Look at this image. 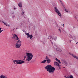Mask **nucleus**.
I'll return each mask as SVG.
<instances>
[{
	"instance_id": "obj_8",
	"label": "nucleus",
	"mask_w": 78,
	"mask_h": 78,
	"mask_svg": "<svg viewBox=\"0 0 78 78\" xmlns=\"http://www.w3.org/2000/svg\"><path fill=\"white\" fill-rule=\"evenodd\" d=\"M13 37H15V38H16V41H17V40H19V37H18V36H17V35L16 34H14Z\"/></svg>"
},
{
	"instance_id": "obj_26",
	"label": "nucleus",
	"mask_w": 78,
	"mask_h": 78,
	"mask_svg": "<svg viewBox=\"0 0 78 78\" xmlns=\"http://www.w3.org/2000/svg\"><path fill=\"white\" fill-rule=\"evenodd\" d=\"M3 31V30H2V28H0V34Z\"/></svg>"
},
{
	"instance_id": "obj_17",
	"label": "nucleus",
	"mask_w": 78,
	"mask_h": 78,
	"mask_svg": "<svg viewBox=\"0 0 78 78\" xmlns=\"http://www.w3.org/2000/svg\"><path fill=\"white\" fill-rule=\"evenodd\" d=\"M66 78H73V76L72 75H70L69 76H67Z\"/></svg>"
},
{
	"instance_id": "obj_22",
	"label": "nucleus",
	"mask_w": 78,
	"mask_h": 78,
	"mask_svg": "<svg viewBox=\"0 0 78 78\" xmlns=\"http://www.w3.org/2000/svg\"><path fill=\"white\" fill-rule=\"evenodd\" d=\"M29 37H30V39H32V38H32L33 37V35H32V34L30 35V36Z\"/></svg>"
},
{
	"instance_id": "obj_33",
	"label": "nucleus",
	"mask_w": 78,
	"mask_h": 78,
	"mask_svg": "<svg viewBox=\"0 0 78 78\" xmlns=\"http://www.w3.org/2000/svg\"><path fill=\"white\" fill-rule=\"evenodd\" d=\"M48 56H50V57H51L52 56L51 55H48Z\"/></svg>"
},
{
	"instance_id": "obj_41",
	"label": "nucleus",
	"mask_w": 78,
	"mask_h": 78,
	"mask_svg": "<svg viewBox=\"0 0 78 78\" xmlns=\"http://www.w3.org/2000/svg\"><path fill=\"white\" fill-rule=\"evenodd\" d=\"M14 30H15V29H14L13 30V31H14Z\"/></svg>"
},
{
	"instance_id": "obj_24",
	"label": "nucleus",
	"mask_w": 78,
	"mask_h": 78,
	"mask_svg": "<svg viewBox=\"0 0 78 78\" xmlns=\"http://www.w3.org/2000/svg\"><path fill=\"white\" fill-rule=\"evenodd\" d=\"M61 69V66H58L57 68V70H59V69Z\"/></svg>"
},
{
	"instance_id": "obj_45",
	"label": "nucleus",
	"mask_w": 78,
	"mask_h": 78,
	"mask_svg": "<svg viewBox=\"0 0 78 78\" xmlns=\"http://www.w3.org/2000/svg\"><path fill=\"white\" fill-rule=\"evenodd\" d=\"M13 61H14V60H13Z\"/></svg>"
},
{
	"instance_id": "obj_32",
	"label": "nucleus",
	"mask_w": 78,
	"mask_h": 78,
	"mask_svg": "<svg viewBox=\"0 0 78 78\" xmlns=\"http://www.w3.org/2000/svg\"><path fill=\"white\" fill-rule=\"evenodd\" d=\"M69 55H72V53H69Z\"/></svg>"
},
{
	"instance_id": "obj_25",
	"label": "nucleus",
	"mask_w": 78,
	"mask_h": 78,
	"mask_svg": "<svg viewBox=\"0 0 78 78\" xmlns=\"http://www.w3.org/2000/svg\"><path fill=\"white\" fill-rule=\"evenodd\" d=\"M45 59H46V60H48V59H50V58H48L47 56H46Z\"/></svg>"
},
{
	"instance_id": "obj_27",
	"label": "nucleus",
	"mask_w": 78,
	"mask_h": 78,
	"mask_svg": "<svg viewBox=\"0 0 78 78\" xmlns=\"http://www.w3.org/2000/svg\"><path fill=\"white\" fill-rule=\"evenodd\" d=\"M14 64H16L15 62H16V64H17V60H15L13 62Z\"/></svg>"
},
{
	"instance_id": "obj_4",
	"label": "nucleus",
	"mask_w": 78,
	"mask_h": 78,
	"mask_svg": "<svg viewBox=\"0 0 78 78\" xmlns=\"http://www.w3.org/2000/svg\"><path fill=\"white\" fill-rule=\"evenodd\" d=\"M16 64H21L23 63H25V61L23 60H16Z\"/></svg>"
},
{
	"instance_id": "obj_18",
	"label": "nucleus",
	"mask_w": 78,
	"mask_h": 78,
	"mask_svg": "<svg viewBox=\"0 0 78 78\" xmlns=\"http://www.w3.org/2000/svg\"><path fill=\"white\" fill-rule=\"evenodd\" d=\"M57 51H62V50L59 48H56Z\"/></svg>"
},
{
	"instance_id": "obj_28",
	"label": "nucleus",
	"mask_w": 78,
	"mask_h": 78,
	"mask_svg": "<svg viewBox=\"0 0 78 78\" xmlns=\"http://www.w3.org/2000/svg\"><path fill=\"white\" fill-rule=\"evenodd\" d=\"M65 11H66V12H69V11H68V10H67L66 9H65Z\"/></svg>"
},
{
	"instance_id": "obj_21",
	"label": "nucleus",
	"mask_w": 78,
	"mask_h": 78,
	"mask_svg": "<svg viewBox=\"0 0 78 78\" xmlns=\"http://www.w3.org/2000/svg\"><path fill=\"white\" fill-rule=\"evenodd\" d=\"M2 23H3L5 25H6V26H8V23H5L4 22L2 21Z\"/></svg>"
},
{
	"instance_id": "obj_30",
	"label": "nucleus",
	"mask_w": 78,
	"mask_h": 78,
	"mask_svg": "<svg viewBox=\"0 0 78 78\" xmlns=\"http://www.w3.org/2000/svg\"><path fill=\"white\" fill-rule=\"evenodd\" d=\"M58 31H59L61 33V29H58Z\"/></svg>"
},
{
	"instance_id": "obj_47",
	"label": "nucleus",
	"mask_w": 78,
	"mask_h": 78,
	"mask_svg": "<svg viewBox=\"0 0 78 78\" xmlns=\"http://www.w3.org/2000/svg\"><path fill=\"white\" fill-rule=\"evenodd\" d=\"M27 63H28V62H27Z\"/></svg>"
},
{
	"instance_id": "obj_46",
	"label": "nucleus",
	"mask_w": 78,
	"mask_h": 78,
	"mask_svg": "<svg viewBox=\"0 0 78 78\" xmlns=\"http://www.w3.org/2000/svg\"><path fill=\"white\" fill-rule=\"evenodd\" d=\"M16 29H17V28H16Z\"/></svg>"
},
{
	"instance_id": "obj_14",
	"label": "nucleus",
	"mask_w": 78,
	"mask_h": 78,
	"mask_svg": "<svg viewBox=\"0 0 78 78\" xmlns=\"http://www.w3.org/2000/svg\"><path fill=\"white\" fill-rule=\"evenodd\" d=\"M12 17L13 18L15 17V15H14V12H12Z\"/></svg>"
},
{
	"instance_id": "obj_15",
	"label": "nucleus",
	"mask_w": 78,
	"mask_h": 78,
	"mask_svg": "<svg viewBox=\"0 0 78 78\" xmlns=\"http://www.w3.org/2000/svg\"><path fill=\"white\" fill-rule=\"evenodd\" d=\"M26 34L27 36V38H28V37L29 38V37H30V35L29 34V33H26Z\"/></svg>"
},
{
	"instance_id": "obj_44",
	"label": "nucleus",
	"mask_w": 78,
	"mask_h": 78,
	"mask_svg": "<svg viewBox=\"0 0 78 78\" xmlns=\"http://www.w3.org/2000/svg\"><path fill=\"white\" fill-rule=\"evenodd\" d=\"M63 68H65V67H63Z\"/></svg>"
},
{
	"instance_id": "obj_1",
	"label": "nucleus",
	"mask_w": 78,
	"mask_h": 78,
	"mask_svg": "<svg viewBox=\"0 0 78 78\" xmlns=\"http://www.w3.org/2000/svg\"><path fill=\"white\" fill-rule=\"evenodd\" d=\"M44 69H46L47 71L50 73H53V72L55 70V68L51 65H49L44 67Z\"/></svg>"
},
{
	"instance_id": "obj_42",
	"label": "nucleus",
	"mask_w": 78,
	"mask_h": 78,
	"mask_svg": "<svg viewBox=\"0 0 78 78\" xmlns=\"http://www.w3.org/2000/svg\"><path fill=\"white\" fill-rule=\"evenodd\" d=\"M64 77H65V78H66V76H64Z\"/></svg>"
},
{
	"instance_id": "obj_2",
	"label": "nucleus",
	"mask_w": 78,
	"mask_h": 78,
	"mask_svg": "<svg viewBox=\"0 0 78 78\" xmlns=\"http://www.w3.org/2000/svg\"><path fill=\"white\" fill-rule=\"evenodd\" d=\"M26 53V56L27 57V58H26V61H27L29 62L32 59L33 55V54L31 53L27 52Z\"/></svg>"
},
{
	"instance_id": "obj_19",
	"label": "nucleus",
	"mask_w": 78,
	"mask_h": 78,
	"mask_svg": "<svg viewBox=\"0 0 78 78\" xmlns=\"http://www.w3.org/2000/svg\"><path fill=\"white\" fill-rule=\"evenodd\" d=\"M47 62L46 60L44 59L43 61L41 62V63H42L43 64H44L45 62Z\"/></svg>"
},
{
	"instance_id": "obj_37",
	"label": "nucleus",
	"mask_w": 78,
	"mask_h": 78,
	"mask_svg": "<svg viewBox=\"0 0 78 78\" xmlns=\"http://www.w3.org/2000/svg\"><path fill=\"white\" fill-rule=\"evenodd\" d=\"M60 3H61V2H62V1L61 0H60Z\"/></svg>"
},
{
	"instance_id": "obj_16",
	"label": "nucleus",
	"mask_w": 78,
	"mask_h": 78,
	"mask_svg": "<svg viewBox=\"0 0 78 78\" xmlns=\"http://www.w3.org/2000/svg\"><path fill=\"white\" fill-rule=\"evenodd\" d=\"M72 56L74 58H76V59H78V57H76V56H75L73 55V54H72Z\"/></svg>"
},
{
	"instance_id": "obj_6",
	"label": "nucleus",
	"mask_w": 78,
	"mask_h": 78,
	"mask_svg": "<svg viewBox=\"0 0 78 78\" xmlns=\"http://www.w3.org/2000/svg\"><path fill=\"white\" fill-rule=\"evenodd\" d=\"M61 61L63 64H65V66H67V63L66 60L63 59H62Z\"/></svg>"
},
{
	"instance_id": "obj_39",
	"label": "nucleus",
	"mask_w": 78,
	"mask_h": 78,
	"mask_svg": "<svg viewBox=\"0 0 78 78\" xmlns=\"http://www.w3.org/2000/svg\"><path fill=\"white\" fill-rule=\"evenodd\" d=\"M52 44H53V42H51Z\"/></svg>"
},
{
	"instance_id": "obj_9",
	"label": "nucleus",
	"mask_w": 78,
	"mask_h": 78,
	"mask_svg": "<svg viewBox=\"0 0 78 78\" xmlns=\"http://www.w3.org/2000/svg\"><path fill=\"white\" fill-rule=\"evenodd\" d=\"M46 42H47V40H46V39H45V38H43V39L42 43L44 44H45Z\"/></svg>"
},
{
	"instance_id": "obj_31",
	"label": "nucleus",
	"mask_w": 78,
	"mask_h": 78,
	"mask_svg": "<svg viewBox=\"0 0 78 78\" xmlns=\"http://www.w3.org/2000/svg\"><path fill=\"white\" fill-rule=\"evenodd\" d=\"M24 58L23 59V60H25V58H26V56H24Z\"/></svg>"
},
{
	"instance_id": "obj_40",
	"label": "nucleus",
	"mask_w": 78,
	"mask_h": 78,
	"mask_svg": "<svg viewBox=\"0 0 78 78\" xmlns=\"http://www.w3.org/2000/svg\"><path fill=\"white\" fill-rule=\"evenodd\" d=\"M14 9H16L15 8H14Z\"/></svg>"
},
{
	"instance_id": "obj_29",
	"label": "nucleus",
	"mask_w": 78,
	"mask_h": 78,
	"mask_svg": "<svg viewBox=\"0 0 78 78\" xmlns=\"http://www.w3.org/2000/svg\"><path fill=\"white\" fill-rule=\"evenodd\" d=\"M69 30L70 31V32H72V29H69Z\"/></svg>"
},
{
	"instance_id": "obj_43",
	"label": "nucleus",
	"mask_w": 78,
	"mask_h": 78,
	"mask_svg": "<svg viewBox=\"0 0 78 78\" xmlns=\"http://www.w3.org/2000/svg\"><path fill=\"white\" fill-rule=\"evenodd\" d=\"M12 39H13V38H14L13 37H12Z\"/></svg>"
},
{
	"instance_id": "obj_11",
	"label": "nucleus",
	"mask_w": 78,
	"mask_h": 78,
	"mask_svg": "<svg viewBox=\"0 0 78 78\" xmlns=\"http://www.w3.org/2000/svg\"><path fill=\"white\" fill-rule=\"evenodd\" d=\"M18 5L20 8H22V2H19Z\"/></svg>"
},
{
	"instance_id": "obj_20",
	"label": "nucleus",
	"mask_w": 78,
	"mask_h": 78,
	"mask_svg": "<svg viewBox=\"0 0 78 78\" xmlns=\"http://www.w3.org/2000/svg\"><path fill=\"white\" fill-rule=\"evenodd\" d=\"M22 15L23 16L24 18H26L25 17V14H24V12L23 11V14H22Z\"/></svg>"
},
{
	"instance_id": "obj_13",
	"label": "nucleus",
	"mask_w": 78,
	"mask_h": 78,
	"mask_svg": "<svg viewBox=\"0 0 78 78\" xmlns=\"http://www.w3.org/2000/svg\"><path fill=\"white\" fill-rule=\"evenodd\" d=\"M55 60L56 61H57L58 62L59 64H61V61H60L58 59V58H55Z\"/></svg>"
},
{
	"instance_id": "obj_36",
	"label": "nucleus",
	"mask_w": 78,
	"mask_h": 78,
	"mask_svg": "<svg viewBox=\"0 0 78 78\" xmlns=\"http://www.w3.org/2000/svg\"><path fill=\"white\" fill-rule=\"evenodd\" d=\"M70 37H71V38H72V35H70Z\"/></svg>"
},
{
	"instance_id": "obj_7",
	"label": "nucleus",
	"mask_w": 78,
	"mask_h": 78,
	"mask_svg": "<svg viewBox=\"0 0 78 78\" xmlns=\"http://www.w3.org/2000/svg\"><path fill=\"white\" fill-rule=\"evenodd\" d=\"M54 66H58V67H59V66H61V65L59 64L58 62H55L54 63Z\"/></svg>"
},
{
	"instance_id": "obj_12",
	"label": "nucleus",
	"mask_w": 78,
	"mask_h": 78,
	"mask_svg": "<svg viewBox=\"0 0 78 78\" xmlns=\"http://www.w3.org/2000/svg\"><path fill=\"white\" fill-rule=\"evenodd\" d=\"M46 61L48 64H50L51 62V60L49 59L48 60H46Z\"/></svg>"
},
{
	"instance_id": "obj_23",
	"label": "nucleus",
	"mask_w": 78,
	"mask_h": 78,
	"mask_svg": "<svg viewBox=\"0 0 78 78\" xmlns=\"http://www.w3.org/2000/svg\"><path fill=\"white\" fill-rule=\"evenodd\" d=\"M52 38H53V39H54V41H56V39H57V37H55H55H54Z\"/></svg>"
},
{
	"instance_id": "obj_48",
	"label": "nucleus",
	"mask_w": 78,
	"mask_h": 78,
	"mask_svg": "<svg viewBox=\"0 0 78 78\" xmlns=\"http://www.w3.org/2000/svg\"><path fill=\"white\" fill-rule=\"evenodd\" d=\"M76 44H77V43H76Z\"/></svg>"
},
{
	"instance_id": "obj_5",
	"label": "nucleus",
	"mask_w": 78,
	"mask_h": 78,
	"mask_svg": "<svg viewBox=\"0 0 78 78\" xmlns=\"http://www.w3.org/2000/svg\"><path fill=\"white\" fill-rule=\"evenodd\" d=\"M55 11L56 12V13H57L58 15L60 16V17H61V12H59V10H58V9H57L56 7H55Z\"/></svg>"
},
{
	"instance_id": "obj_34",
	"label": "nucleus",
	"mask_w": 78,
	"mask_h": 78,
	"mask_svg": "<svg viewBox=\"0 0 78 78\" xmlns=\"http://www.w3.org/2000/svg\"><path fill=\"white\" fill-rule=\"evenodd\" d=\"M61 26H63V27H64V24H63L62 25H61Z\"/></svg>"
},
{
	"instance_id": "obj_10",
	"label": "nucleus",
	"mask_w": 78,
	"mask_h": 78,
	"mask_svg": "<svg viewBox=\"0 0 78 78\" xmlns=\"http://www.w3.org/2000/svg\"><path fill=\"white\" fill-rule=\"evenodd\" d=\"M48 39H49L50 41H53V37H51V36H48Z\"/></svg>"
},
{
	"instance_id": "obj_35",
	"label": "nucleus",
	"mask_w": 78,
	"mask_h": 78,
	"mask_svg": "<svg viewBox=\"0 0 78 78\" xmlns=\"http://www.w3.org/2000/svg\"><path fill=\"white\" fill-rule=\"evenodd\" d=\"M61 4H62V5H63V3L62 2H61Z\"/></svg>"
},
{
	"instance_id": "obj_38",
	"label": "nucleus",
	"mask_w": 78,
	"mask_h": 78,
	"mask_svg": "<svg viewBox=\"0 0 78 78\" xmlns=\"http://www.w3.org/2000/svg\"><path fill=\"white\" fill-rule=\"evenodd\" d=\"M69 42L70 43H71V41L70 40H69Z\"/></svg>"
},
{
	"instance_id": "obj_3",
	"label": "nucleus",
	"mask_w": 78,
	"mask_h": 78,
	"mask_svg": "<svg viewBox=\"0 0 78 78\" xmlns=\"http://www.w3.org/2000/svg\"><path fill=\"white\" fill-rule=\"evenodd\" d=\"M21 42L20 40H18L15 44V47L16 48H19L21 46Z\"/></svg>"
}]
</instances>
